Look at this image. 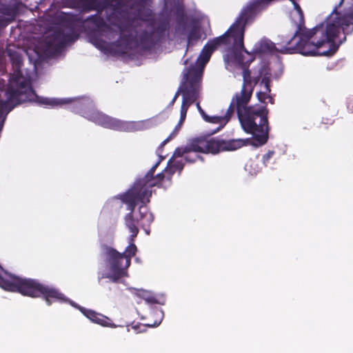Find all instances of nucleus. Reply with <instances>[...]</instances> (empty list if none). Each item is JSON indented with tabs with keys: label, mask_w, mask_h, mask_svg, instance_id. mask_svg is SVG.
<instances>
[{
	"label": "nucleus",
	"mask_w": 353,
	"mask_h": 353,
	"mask_svg": "<svg viewBox=\"0 0 353 353\" xmlns=\"http://www.w3.org/2000/svg\"><path fill=\"white\" fill-rule=\"evenodd\" d=\"M159 150L160 148L158 150V154L160 159L146 176L136 181L125 193L119 196V199L127 205V210L130 211L125 217V223L131 234L129 238L130 244L123 254L111 248H106L104 250L105 264L101 274L103 277L110 279L112 281H117L127 275V269L130 265L131 258L137 250L133 241L139 232L138 225L142 227L147 234H150V230L146 227L152 223L154 216L148 211L145 204L150 202V197L152 195L150 188L158 185L165 177V174H159L156 178H152L155 168L163 159L159 154Z\"/></svg>",
	"instance_id": "nucleus-3"
},
{
	"label": "nucleus",
	"mask_w": 353,
	"mask_h": 353,
	"mask_svg": "<svg viewBox=\"0 0 353 353\" xmlns=\"http://www.w3.org/2000/svg\"><path fill=\"white\" fill-rule=\"evenodd\" d=\"M128 32L117 25L112 27L105 25L92 35L90 40L97 48L105 52L115 51L126 53L132 41L131 34L127 37L126 32Z\"/></svg>",
	"instance_id": "nucleus-6"
},
{
	"label": "nucleus",
	"mask_w": 353,
	"mask_h": 353,
	"mask_svg": "<svg viewBox=\"0 0 353 353\" xmlns=\"http://www.w3.org/2000/svg\"><path fill=\"white\" fill-rule=\"evenodd\" d=\"M196 108H197L199 113L201 114V117H203V119L207 118V114L203 111V110L201 108V107L200 106L199 103H196Z\"/></svg>",
	"instance_id": "nucleus-15"
},
{
	"label": "nucleus",
	"mask_w": 353,
	"mask_h": 353,
	"mask_svg": "<svg viewBox=\"0 0 353 353\" xmlns=\"http://www.w3.org/2000/svg\"><path fill=\"white\" fill-rule=\"evenodd\" d=\"M256 96L259 101L262 103H266V101L268 100L270 103H273V99L270 93L262 94L261 92H258L256 93Z\"/></svg>",
	"instance_id": "nucleus-13"
},
{
	"label": "nucleus",
	"mask_w": 353,
	"mask_h": 353,
	"mask_svg": "<svg viewBox=\"0 0 353 353\" xmlns=\"http://www.w3.org/2000/svg\"><path fill=\"white\" fill-rule=\"evenodd\" d=\"M248 74H244V85L241 92L232 98L224 116L210 117L203 119L209 123L219 124L215 131L222 128L228 122L231 114L236 110L238 117L244 131L254 135L255 145L265 144L268 138V110L265 105L248 106L252 97V85Z\"/></svg>",
	"instance_id": "nucleus-4"
},
{
	"label": "nucleus",
	"mask_w": 353,
	"mask_h": 353,
	"mask_svg": "<svg viewBox=\"0 0 353 353\" xmlns=\"http://www.w3.org/2000/svg\"><path fill=\"white\" fill-rule=\"evenodd\" d=\"M253 136L252 141L248 139H236L231 140L228 143H221L218 140L211 139L209 140L205 139H195L190 141L185 147L177 148L172 157V160L170 162L169 171L172 174L176 170L183 169V159L188 162H195L197 159H200L199 153H212L216 154L221 150H235L243 145H247L248 143L255 145L254 137Z\"/></svg>",
	"instance_id": "nucleus-5"
},
{
	"label": "nucleus",
	"mask_w": 353,
	"mask_h": 353,
	"mask_svg": "<svg viewBox=\"0 0 353 353\" xmlns=\"http://www.w3.org/2000/svg\"><path fill=\"white\" fill-rule=\"evenodd\" d=\"M259 162L257 158L250 159L245 165V170L252 175L256 174L261 170Z\"/></svg>",
	"instance_id": "nucleus-10"
},
{
	"label": "nucleus",
	"mask_w": 353,
	"mask_h": 353,
	"mask_svg": "<svg viewBox=\"0 0 353 353\" xmlns=\"http://www.w3.org/2000/svg\"><path fill=\"white\" fill-rule=\"evenodd\" d=\"M154 313L157 317V319L155 320V321L154 323H148V326H149V327H155V326L159 325L163 319V313L161 310H157L154 312Z\"/></svg>",
	"instance_id": "nucleus-12"
},
{
	"label": "nucleus",
	"mask_w": 353,
	"mask_h": 353,
	"mask_svg": "<svg viewBox=\"0 0 353 353\" xmlns=\"http://www.w3.org/2000/svg\"><path fill=\"white\" fill-rule=\"evenodd\" d=\"M274 68L278 69V72H275L273 69V65L268 66L266 63H261V65L258 68V74H252L249 70H245V68H241L243 70V78L244 79V74L246 73L250 77V83L252 85V88L261 79V81L259 83V92L262 94L270 93V81L272 78H277L282 72V67L281 64L279 62L276 63L274 65ZM244 83L243 84V85ZM253 89H252V92Z\"/></svg>",
	"instance_id": "nucleus-7"
},
{
	"label": "nucleus",
	"mask_w": 353,
	"mask_h": 353,
	"mask_svg": "<svg viewBox=\"0 0 353 353\" xmlns=\"http://www.w3.org/2000/svg\"><path fill=\"white\" fill-rule=\"evenodd\" d=\"M188 32L187 50H188L190 46H193L195 42L199 41L201 37V30L197 23L192 27H189Z\"/></svg>",
	"instance_id": "nucleus-8"
},
{
	"label": "nucleus",
	"mask_w": 353,
	"mask_h": 353,
	"mask_svg": "<svg viewBox=\"0 0 353 353\" xmlns=\"http://www.w3.org/2000/svg\"><path fill=\"white\" fill-rule=\"evenodd\" d=\"M65 45V41L61 38V34H57L53 40L47 41L46 51L47 52H57Z\"/></svg>",
	"instance_id": "nucleus-9"
},
{
	"label": "nucleus",
	"mask_w": 353,
	"mask_h": 353,
	"mask_svg": "<svg viewBox=\"0 0 353 353\" xmlns=\"http://www.w3.org/2000/svg\"><path fill=\"white\" fill-rule=\"evenodd\" d=\"M138 294L139 296L143 299L147 303H154L157 302L154 296L148 291L141 290L139 291Z\"/></svg>",
	"instance_id": "nucleus-11"
},
{
	"label": "nucleus",
	"mask_w": 353,
	"mask_h": 353,
	"mask_svg": "<svg viewBox=\"0 0 353 353\" xmlns=\"http://www.w3.org/2000/svg\"><path fill=\"white\" fill-rule=\"evenodd\" d=\"M13 73L5 89V81L0 79V132L7 114L17 104L34 101L46 107L54 108L71 103L73 108L80 109L83 117L104 128L115 130V119L105 115L92 106L88 99H57L38 97L30 85V76L22 70V59L19 54L11 55ZM0 287L8 291L19 292L32 297L42 296L45 300H68L56 289L41 285L36 281L22 279L4 271L0 266Z\"/></svg>",
	"instance_id": "nucleus-1"
},
{
	"label": "nucleus",
	"mask_w": 353,
	"mask_h": 353,
	"mask_svg": "<svg viewBox=\"0 0 353 353\" xmlns=\"http://www.w3.org/2000/svg\"><path fill=\"white\" fill-rule=\"evenodd\" d=\"M272 155H273V152H268L267 154H264L263 157V163L265 164V163L272 157Z\"/></svg>",
	"instance_id": "nucleus-14"
},
{
	"label": "nucleus",
	"mask_w": 353,
	"mask_h": 353,
	"mask_svg": "<svg viewBox=\"0 0 353 353\" xmlns=\"http://www.w3.org/2000/svg\"><path fill=\"white\" fill-rule=\"evenodd\" d=\"M256 13L257 12L251 13V16L248 17L243 26V30H245L246 24ZM247 16L249 17V14ZM233 26L234 23L224 35L208 42L203 48L200 56L197 58L196 65L192 66L187 73L184 74V81L180 87L179 90L176 93L174 97L171 101V104H173L178 97L179 92H182L183 101L181 108L180 120L169 137L163 141L161 145V148L175 137L180 130L185 119L189 106L199 97L200 82L203 74V70L206 63L209 61L213 51L221 44L225 43L230 46H232L233 48L224 56L225 68L227 70L232 72H234V70L238 68H245V65L252 62L253 59L257 58L261 60L263 57L272 53L275 50H279L282 53H299L305 56L331 55L325 47L319 48L318 50L319 52L308 54H305L294 50V48L295 49L297 46V40L295 39V38L299 34V32L301 30L306 29L305 28L301 27L299 28L294 36L287 43V45L282 47L280 50L276 48L274 44L271 41L263 39L255 44L253 50V54H252L244 48L243 39L242 40V43L241 45L238 43L237 41L236 42L234 41V37L233 35L234 32L233 31H231ZM243 36L244 34H243Z\"/></svg>",
	"instance_id": "nucleus-2"
}]
</instances>
